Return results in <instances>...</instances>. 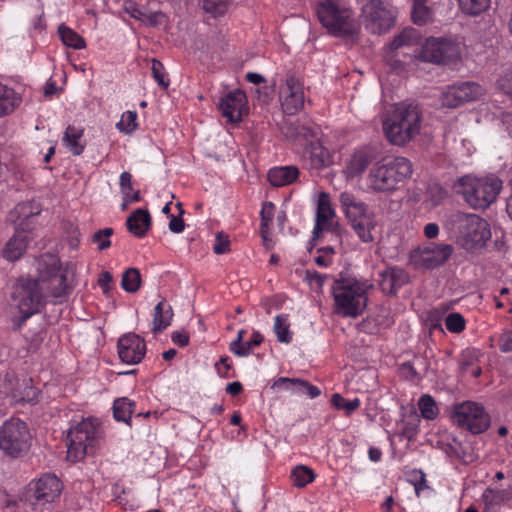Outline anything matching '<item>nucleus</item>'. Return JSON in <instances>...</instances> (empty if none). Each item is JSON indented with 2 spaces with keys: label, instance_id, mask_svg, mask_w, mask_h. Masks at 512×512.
<instances>
[{
  "label": "nucleus",
  "instance_id": "nucleus-42",
  "mask_svg": "<svg viewBox=\"0 0 512 512\" xmlns=\"http://www.w3.org/2000/svg\"><path fill=\"white\" fill-rule=\"evenodd\" d=\"M440 103L441 106L446 108H456L463 103L461 100V96H459V93L455 87V85L447 86L442 93L440 94Z\"/></svg>",
  "mask_w": 512,
  "mask_h": 512
},
{
  "label": "nucleus",
  "instance_id": "nucleus-6",
  "mask_svg": "<svg viewBox=\"0 0 512 512\" xmlns=\"http://www.w3.org/2000/svg\"><path fill=\"white\" fill-rule=\"evenodd\" d=\"M457 226L459 240L467 251L483 248L491 238L488 222L476 214L456 212L451 216Z\"/></svg>",
  "mask_w": 512,
  "mask_h": 512
},
{
  "label": "nucleus",
  "instance_id": "nucleus-39",
  "mask_svg": "<svg viewBox=\"0 0 512 512\" xmlns=\"http://www.w3.org/2000/svg\"><path fill=\"white\" fill-rule=\"evenodd\" d=\"M446 191L439 184H430L426 190L424 202L431 208L440 205L446 198Z\"/></svg>",
  "mask_w": 512,
  "mask_h": 512
},
{
  "label": "nucleus",
  "instance_id": "nucleus-58",
  "mask_svg": "<svg viewBox=\"0 0 512 512\" xmlns=\"http://www.w3.org/2000/svg\"><path fill=\"white\" fill-rule=\"evenodd\" d=\"M500 349L503 352L512 351V329L505 331L500 337Z\"/></svg>",
  "mask_w": 512,
  "mask_h": 512
},
{
  "label": "nucleus",
  "instance_id": "nucleus-60",
  "mask_svg": "<svg viewBox=\"0 0 512 512\" xmlns=\"http://www.w3.org/2000/svg\"><path fill=\"white\" fill-rule=\"evenodd\" d=\"M174 344L185 347L189 343V335L186 332L174 331L171 335Z\"/></svg>",
  "mask_w": 512,
  "mask_h": 512
},
{
  "label": "nucleus",
  "instance_id": "nucleus-43",
  "mask_svg": "<svg viewBox=\"0 0 512 512\" xmlns=\"http://www.w3.org/2000/svg\"><path fill=\"white\" fill-rule=\"evenodd\" d=\"M331 404L339 410H344L346 414H351L356 409H358L361 405V401L359 398H354L352 400H347L343 396L338 393H335L331 397Z\"/></svg>",
  "mask_w": 512,
  "mask_h": 512
},
{
  "label": "nucleus",
  "instance_id": "nucleus-29",
  "mask_svg": "<svg viewBox=\"0 0 512 512\" xmlns=\"http://www.w3.org/2000/svg\"><path fill=\"white\" fill-rule=\"evenodd\" d=\"M272 388L289 391L293 395L304 396L307 381L299 378L279 377L273 382Z\"/></svg>",
  "mask_w": 512,
  "mask_h": 512
},
{
  "label": "nucleus",
  "instance_id": "nucleus-7",
  "mask_svg": "<svg viewBox=\"0 0 512 512\" xmlns=\"http://www.w3.org/2000/svg\"><path fill=\"white\" fill-rule=\"evenodd\" d=\"M47 290L39 284V281L32 277L21 276L13 286L11 297L21 313V321L17 328L21 326L32 315L40 312L45 304V295Z\"/></svg>",
  "mask_w": 512,
  "mask_h": 512
},
{
  "label": "nucleus",
  "instance_id": "nucleus-24",
  "mask_svg": "<svg viewBox=\"0 0 512 512\" xmlns=\"http://www.w3.org/2000/svg\"><path fill=\"white\" fill-rule=\"evenodd\" d=\"M299 176L296 166H280L268 171V181L274 187H282L292 184Z\"/></svg>",
  "mask_w": 512,
  "mask_h": 512
},
{
  "label": "nucleus",
  "instance_id": "nucleus-20",
  "mask_svg": "<svg viewBox=\"0 0 512 512\" xmlns=\"http://www.w3.org/2000/svg\"><path fill=\"white\" fill-rule=\"evenodd\" d=\"M454 249L450 244H433L420 253V263L424 268L434 269L442 266L452 255Z\"/></svg>",
  "mask_w": 512,
  "mask_h": 512
},
{
  "label": "nucleus",
  "instance_id": "nucleus-26",
  "mask_svg": "<svg viewBox=\"0 0 512 512\" xmlns=\"http://www.w3.org/2000/svg\"><path fill=\"white\" fill-rule=\"evenodd\" d=\"M508 499L509 492L505 489L487 488L481 496V500L485 506V512H495Z\"/></svg>",
  "mask_w": 512,
  "mask_h": 512
},
{
  "label": "nucleus",
  "instance_id": "nucleus-34",
  "mask_svg": "<svg viewBox=\"0 0 512 512\" xmlns=\"http://www.w3.org/2000/svg\"><path fill=\"white\" fill-rule=\"evenodd\" d=\"M58 33L64 45L74 49H83L86 47L84 38L64 24L58 27Z\"/></svg>",
  "mask_w": 512,
  "mask_h": 512
},
{
  "label": "nucleus",
  "instance_id": "nucleus-3",
  "mask_svg": "<svg viewBox=\"0 0 512 512\" xmlns=\"http://www.w3.org/2000/svg\"><path fill=\"white\" fill-rule=\"evenodd\" d=\"M413 166L409 159L396 156L377 161L367 176L368 188L376 193L396 191L412 176Z\"/></svg>",
  "mask_w": 512,
  "mask_h": 512
},
{
  "label": "nucleus",
  "instance_id": "nucleus-63",
  "mask_svg": "<svg viewBox=\"0 0 512 512\" xmlns=\"http://www.w3.org/2000/svg\"><path fill=\"white\" fill-rule=\"evenodd\" d=\"M112 281V275L108 271H104L101 273L98 284L103 289V291L106 293L109 291V283Z\"/></svg>",
  "mask_w": 512,
  "mask_h": 512
},
{
  "label": "nucleus",
  "instance_id": "nucleus-48",
  "mask_svg": "<svg viewBox=\"0 0 512 512\" xmlns=\"http://www.w3.org/2000/svg\"><path fill=\"white\" fill-rule=\"evenodd\" d=\"M230 0H204L203 8L207 13L217 17L223 15L229 8Z\"/></svg>",
  "mask_w": 512,
  "mask_h": 512
},
{
  "label": "nucleus",
  "instance_id": "nucleus-5",
  "mask_svg": "<svg viewBox=\"0 0 512 512\" xmlns=\"http://www.w3.org/2000/svg\"><path fill=\"white\" fill-rule=\"evenodd\" d=\"M501 188L502 181L493 174L465 175L455 184L457 193L462 195L465 202L473 209L488 208L496 200Z\"/></svg>",
  "mask_w": 512,
  "mask_h": 512
},
{
  "label": "nucleus",
  "instance_id": "nucleus-62",
  "mask_svg": "<svg viewBox=\"0 0 512 512\" xmlns=\"http://www.w3.org/2000/svg\"><path fill=\"white\" fill-rule=\"evenodd\" d=\"M423 232L428 239H434L439 234V226L433 222L428 223L424 226Z\"/></svg>",
  "mask_w": 512,
  "mask_h": 512
},
{
  "label": "nucleus",
  "instance_id": "nucleus-46",
  "mask_svg": "<svg viewBox=\"0 0 512 512\" xmlns=\"http://www.w3.org/2000/svg\"><path fill=\"white\" fill-rule=\"evenodd\" d=\"M446 329L454 334L461 333L466 327V321L462 314L458 312L449 313L445 317Z\"/></svg>",
  "mask_w": 512,
  "mask_h": 512
},
{
  "label": "nucleus",
  "instance_id": "nucleus-49",
  "mask_svg": "<svg viewBox=\"0 0 512 512\" xmlns=\"http://www.w3.org/2000/svg\"><path fill=\"white\" fill-rule=\"evenodd\" d=\"M151 72L153 78L161 88L167 89L169 87V79L167 78V73L160 61L155 59L152 60Z\"/></svg>",
  "mask_w": 512,
  "mask_h": 512
},
{
  "label": "nucleus",
  "instance_id": "nucleus-11",
  "mask_svg": "<svg viewBox=\"0 0 512 512\" xmlns=\"http://www.w3.org/2000/svg\"><path fill=\"white\" fill-rule=\"evenodd\" d=\"M98 422L96 419L83 420L72 426L67 433V457L72 461L82 459L93 452L97 443Z\"/></svg>",
  "mask_w": 512,
  "mask_h": 512
},
{
  "label": "nucleus",
  "instance_id": "nucleus-31",
  "mask_svg": "<svg viewBox=\"0 0 512 512\" xmlns=\"http://www.w3.org/2000/svg\"><path fill=\"white\" fill-rule=\"evenodd\" d=\"M83 137V129L69 125L63 136L64 145L73 153V155H80L84 150V145L80 143Z\"/></svg>",
  "mask_w": 512,
  "mask_h": 512
},
{
  "label": "nucleus",
  "instance_id": "nucleus-44",
  "mask_svg": "<svg viewBox=\"0 0 512 512\" xmlns=\"http://www.w3.org/2000/svg\"><path fill=\"white\" fill-rule=\"evenodd\" d=\"M418 406L423 418L433 420L437 417L439 409L430 395H423L419 399Z\"/></svg>",
  "mask_w": 512,
  "mask_h": 512
},
{
  "label": "nucleus",
  "instance_id": "nucleus-33",
  "mask_svg": "<svg viewBox=\"0 0 512 512\" xmlns=\"http://www.w3.org/2000/svg\"><path fill=\"white\" fill-rule=\"evenodd\" d=\"M273 328L279 342L289 344L292 341V332L290 331L289 317L287 314L277 315L274 319Z\"/></svg>",
  "mask_w": 512,
  "mask_h": 512
},
{
  "label": "nucleus",
  "instance_id": "nucleus-41",
  "mask_svg": "<svg viewBox=\"0 0 512 512\" xmlns=\"http://www.w3.org/2000/svg\"><path fill=\"white\" fill-rule=\"evenodd\" d=\"M291 478L296 487L302 488L314 480L315 474L306 466H297L292 470Z\"/></svg>",
  "mask_w": 512,
  "mask_h": 512
},
{
  "label": "nucleus",
  "instance_id": "nucleus-16",
  "mask_svg": "<svg viewBox=\"0 0 512 512\" xmlns=\"http://www.w3.org/2000/svg\"><path fill=\"white\" fill-rule=\"evenodd\" d=\"M279 98L282 109L287 114L293 115L304 106L303 84L299 78L288 73L284 82L279 87Z\"/></svg>",
  "mask_w": 512,
  "mask_h": 512
},
{
  "label": "nucleus",
  "instance_id": "nucleus-59",
  "mask_svg": "<svg viewBox=\"0 0 512 512\" xmlns=\"http://www.w3.org/2000/svg\"><path fill=\"white\" fill-rule=\"evenodd\" d=\"M145 25L156 27L162 25L165 22V15L162 12H151L147 16Z\"/></svg>",
  "mask_w": 512,
  "mask_h": 512
},
{
  "label": "nucleus",
  "instance_id": "nucleus-27",
  "mask_svg": "<svg viewBox=\"0 0 512 512\" xmlns=\"http://www.w3.org/2000/svg\"><path fill=\"white\" fill-rule=\"evenodd\" d=\"M29 237L15 234L5 245L2 255L9 261L18 260L26 250Z\"/></svg>",
  "mask_w": 512,
  "mask_h": 512
},
{
  "label": "nucleus",
  "instance_id": "nucleus-57",
  "mask_svg": "<svg viewBox=\"0 0 512 512\" xmlns=\"http://www.w3.org/2000/svg\"><path fill=\"white\" fill-rule=\"evenodd\" d=\"M142 286L140 271L130 267V293L137 292Z\"/></svg>",
  "mask_w": 512,
  "mask_h": 512
},
{
  "label": "nucleus",
  "instance_id": "nucleus-32",
  "mask_svg": "<svg viewBox=\"0 0 512 512\" xmlns=\"http://www.w3.org/2000/svg\"><path fill=\"white\" fill-rule=\"evenodd\" d=\"M463 103L475 101L484 94V88L475 82H460L454 84Z\"/></svg>",
  "mask_w": 512,
  "mask_h": 512
},
{
  "label": "nucleus",
  "instance_id": "nucleus-25",
  "mask_svg": "<svg viewBox=\"0 0 512 512\" xmlns=\"http://www.w3.org/2000/svg\"><path fill=\"white\" fill-rule=\"evenodd\" d=\"M173 317L171 306L166 301H160L154 308L153 327L154 332H162L170 324Z\"/></svg>",
  "mask_w": 512,
  "mask_h": 512
},
{
  "label": "nucleus",
  "instance_id": "nucleus-52",
  "mask_svg": "<svg viewBox=\"0 0 512 512\" xmlns=\"http://www.w3.org/2000/svg\"><path fill=\"white\" fill-rule=\"evenodd\" d=\"M36 226V218H16L15 219V234L27 235L32 232Z\"/></svg>",
  "mask_w": 512,
  "mask_h": 512
},
{
  "label": "nucleus",
  "instance_id": "nucleus-54",
  "mask_svg": "<svg viewBox=\"0 0 512 512\" xmlns=\"http://www.w3.org/2000/svg\"><path fill=\"white\" fill-rule=\"evenodd\" d=\"M230 242L222 233H218L215 239L213 250L216 254H224L229 250Z\"/></svg>",
  "mask_w": 512,
  "mask_h": 512
},
{
  "label": "nucleus",
  "instance_id": "nucleus-56",
  "mask_svg": "<svg viewBox=\"0 0 512 512\" xmlns=\"http://www.w3.org/2000/svg\"><path fill=\"white\" fill-rule=\"evenodd\" d=\"M118 356L123 363H128V334H123L118 340Z\"/></svg>",
  "mask_w": 512,
  "mask_h": 512
},
{
  "label": "nucleus",
  "instance_id": "nucleus-19",
  "mask_svg": "<svg viewBox=\"0 0 512 512\" xmlns=\"http://www.w3.org/2000/svg\"><path fill=\"white\" fill-rule=\"evenodd\" d=\"M282 133L292 141L311 144V142L318 140L319 129L309 122L298 120L294 123H285L282 127Z\"/></svg>",
  "mask_w": 512,
  "mask_h": 512
},
{
  "label": "nucleus",
  "instance_id": "nucleus-14",
  "mask_svg": "<svg viewBox=\"0 0 512 512\" xmlns=\"http://www.w3.org/2000/svg\"><path fill=\"white\" fill-rule=\"evenodd\" d=\"M460 47L451 40L428 38L421 46L418 58L425 62L449 64L460 58Z\"/></svg>",
  "mask_w": 512,
  "mask_h": 512
},
{
  "label": "nucleus",
  "instance_id": "nucleus-22",
  "mask_svg": "<svg viewBox=\"0 0 512 512\" xmlns=\"http://www.w3.org/2000/svg\"><path fill=\"white\" fill-rule=\"evenodd\" d=\"M334 217L335 211L331 207L330 198L328 194L322 193L319 196L317 204V213L313 228L314 237H318L323 231L331 229Z\"/></svg>",
  "mask_w": 512,
  "mask_h": 512
},
{
  "label": "nucleus",
  "instance_id": "nucleus-1",
  "mask_svg": "<svg viewBox=\"0 0 512 512\" xmlns=\"http://www.w3.org/2000/svg\"><path fill=\"white\" fill-rule=\"evenodd\" d=\"M372 287L367 280L341 275L332 286L334 312L343 317L357 318L367 306V293Z\"/></svg>",
  "mask_w": 512,
  "mask_h": 512
},
{
  "label": "nucleus",
  "instance_id": "nucleus-64",
  "mask_svg": "<svg viewBox=\"0 0 512 512\" xmlns=\"http://www.w3.org/2000/svg\"><path fill=\"white\" fill-rule=\"evenodd\" d=\"M416 433H417L416 426L405 425L402 428L400 435L403 438H406L407 440L412 441L414 439Z\"/></svg>",
  "mask_w": 512,
  "mask_h": 512
},
{
  "label": "nucleus",
  "instance_id": "nucleus-30",
  "mask_svg": "<svg viewBox=\"0 0 512 512\" xmlns=\"http://www.w3.org/2000/svg\"><path fill=\"white\" fill-rule=\"evenodd\" d=\"M309 157L311 165L316 169L326 167L331 163L329 151L318 140L309 144Z\"/></svg>",
  "mask_w": 512,
  "mask_h": 512
},
{
  "label": "nucleus",
  "instance_id": "nucleus-37",
  "mask_svg": "<svg viewBox=\"0 0 512 512\" xmlns=\"http://www.w3.org/2000/svg\"><path fill=\"white\" fill-rule=\"evenodd\" d=\"M41 212L40 204L36 201H27L19 203L11 215H16V218H36Z\"/></svg>",
  "mask_w": 512,
  "mask_h": 512
},
{
  "label": "nucleus",
  "instance_id": "nucleus-8",
  "mask_svg": "<svg viewBox=\"0 0 512 512\" xmlns=\"http://www.w3.org/2000/svg\"><path fill=\"white\" fill-rule=\"evenodd\" d=\"M339 202L360 240L364 243L372 242V231L376 227V221L374 214L368 211L367 205L347 191L339 195Z\"/></svg>",
  "mask_w": 512,
  "mask_h": 512
},
{
  "label": "nucleus",
  "instance_id": "nucleus-61",
  "mask_svg": "<svg viewBox=\"0 0 512 512\" xmlns=\"http://www.w3.org/2000/svg\"><path fill=\"white\" fill-rule=\"evenodd\" d=\"M169 229L173 233H181L184 230V221L180 217L172 216L169 222Z\"/></svg>",
  "mask_w": 512,
  "mask_h": 512
},
{
  "label": "nucleus",
  "instance_id": "nucleus-13",
  "mask_svg": "<svg viewBox=\"0 0 512 512\" xmlns=\"http://www.w3.org/2000/svg\"><path fill=\"white\" fill-rule=\"evenodd\" d=\"M396 9L383 0H370L362 8L365 28L373 34H382L395 24Z\"/></svg>",
  "mask_w": 512,
  "mask_h": 512
},
{
  "label": "nucleus",
  "instance_id": "nucleus-40",
  "mask_svg": "<svg viewBox=\"0 0 512 512\" xmlns=\"http://www.w3.org/2000/svg\"><path fill=\"white\" fill-rule=\"evenodd\" d=\"M146 353V344L138 335L130 334V365L138 364Z\"/></svg>",
  "mask_w": 512,
  "mask_h": 512
},
{
  "label": "nucleus",
  "instance_id": "nucleus-4",
  "mask_svg": "<svg viewBox=\"0 0 512 512\" xmlns=\"http://www.w3.org/2000/svg\"><path fill=\"white\" fill-rule=\"evenodd\" d=\"M316 14L321 25L335 37L355 41L360 33V24L353 11L341 0H319Z\"/></svg>",
  "mask_w": 512,
  "mask_h": 512
},
{
  "label": "nucleus",
  "instance_id": "nucleus-35",
  "mask_svg": "<svg viewBox=\"0 0 512 512\" xmlns=\"http://www.w3.org/2000/svg\"><path fill=\"white\" fill-rule=\"evenodd\" d=\"M16 100L14 90L0 83V117L15 109Z\"/></svg>",
  "mask_w": 512,
  "mask_h": 512
},
{
  "label": "nucleus",
  "instance_id": "nucleus-47",
  "mask_svg": "<svg viewBox=\"0 0 512 512\" xmlns=\"http://www.w3.org/2000/svg\"><path fill=\"white\" fill-rule=\"evenodd\" d=\"M113 418L118 422L128 424V398L120 397L114 400Z\"/></svg>",
  "mask_w": 512,
  "mask_h": 512
},
{
  "label": "nucleus",
  "instance_id": "nucleus-36",
  "mask_svg": "<svg viewBox=\"0 0 512 512\" xmlns=\"http://www.w3.org/2000/svg\"><path fill=\"white\" fill-rule=\"evenodd\" d=\"M411 16L415 24L425 25L432 19V10L428 6V3L414 0Z\"/></svg>",
  "mask_w": 512,
  "mask_h": 512
},
{
  "label": "nucleus",
  "instance_id": "nucleus-53",
  "mask_svg": "<svg viewBox=\"0 0 512 512\" xmlns=\"http://www.w3.org/2000/svg\"><path fill=\"white\" fill-rule=\"evenodd\" d=\"M478 354L479 352L477 350H466L462 353L459 362L462 372H469V370L475 365Z\"/></svg>",
  "mask_w": 512,
  "mask_h": 512
},
{
  "label": "nucleus",
  "instance_id": "nucleus-10",
  "mask_svg": "<svg viewBox=\"0 0 512 512\" xmlns=\"http://www.w3.org/2000/svg\"><path fill=\"white\" fill-rule=\"evenodd\" d=\"M38 276L33 280L39 281L47 292L54 298H62L69 293L66 284V272L62 270L61 262L56 255L46 253L37 260Z\"/></svg>",
  "mask_w": 512,
  "mask_h": 512
},
{
  "label": "nucleus",
  "instance_id": "nucleus-50",
  "mask_svg": "<svg viewBox=\"0 0 512 512\" xmlns=\"http://www.w3.org/2000/svg\"><path fill=\"white\" fill-rule=\"evenodd\" d=\"M275 206L272 202H265L261 209V234L265 238L268 233L269 223L272 221L274 216Z\"/></svg>",
  "mask_w": 512,
  "mask_h": 512
},
{
  "label": "nucleus",
  "instance_id": "nucleus-15",
  "mask_svg": "<svg viewBox=\"0 0 512 512\" xmlns=\"http://www.w3.org/2000/svg\"><path fill=\"white\" fill-rule=\"evenodd\" d=\"M382 158V148L379 144L371 143L356 148L350 155L345 173L349 178L362 175L370 164Z\"/></svg>",
  "mask_w": 512,
  "mask_h": 512
},
{
  "label": "nucleus",
  "instance_id": "nucleus-18",
  "mask_svg": "<svg viewBox=\"0 0 512 512\" xmlns=\"http://www.w3.org/2000/svg\"><path fill=\"white\" fill-rule=\"evenodd\" d=\"M246 104L245 93L237 89L222 97L218 103V108L228 122L234 123L241 121L242 114L246 110Z\"/></svg>",
  "mask_w": 512,
  "mask_h": 512
},
{
  "label": "nucleus",
  "instance_id": "nucleus-51",
  "mask_svg": "<svg viewBox=\"0 0 512 512\" xmlns=\"http://www.w3.org/2000/svg\"><path fill=\"white\" fill-rule=\"evenodd\" d=\"M113 234L112 228H104L96 231L93 234L92 240L94 243L98 244V249L100 251L108 248L111 245L110 236Z\"/></svg>",
  "mask_w": 512,
  "mask_h": 512
},
{
  "label": "nucleus",
  "instance_id": "nucleus-2",
  "mask_svg": "<svg viewBox=\"0 0 512 512\" xmlns=\"http://www.w3.org/2000/svg\"><path fill=\"white\" fill-rule=\"evenodd\" d=\"M387 140L403 146L417 136L421 129V111L418 105L401 102L394 106L382 123Z\"/></svg>",
  "mask_w": 512,
  "mask_h": 512
},
{
  "label": "nucleus",
  "instance_id": "nucleus-45",
  "mask_svg": "<svg viewBox=\"0 0 512 512\" xmlns=\"http://www.w3.org/2000/svg\"><path fill=\"white\" fill-rule=\"evenodd\" d=\"M263 336L254 331L250 340L242 342L236 350H234V354L239 357H247L253 352V348L262 343Z\"/></svg>",
  "mask_w": 512,
  "mask_h": 512
},
{
  "label": "nucleus",
  "instance_id": "nucleus-23",
  "mask_svg": "<svg viewBox=\"0 0 512 512\" xmlns=\"http://www.w3.org/2000/svg\"><path fill=\"white\" fill-rule=\"evenodd\" d=\"M152 226V217L147 208H137L130 212V233L143 238Z\"/></svg>",
  "mask_w": 512,
  "mask_h": 512
},
{
  "label": "nucleus",
  "instance_id": "nucleus-17",
  "mask_svg": "<svg viewBox=\"0 0 512 512\" xmlns=\"http://www.w3.org/2000/svg\"><path fill=\"white\" fill-rule=\"evenodd\" d=\"M62 490L61 481L53 474H44L29 485V498L37 503H49L58 497Z\"/></svg>",
  "mask_w": 512,
  "mask_h": 512
},
{
  "label": "nucleus",
  "instance_id": "nucleus-55",
  "mask_svg": "<svg viewBox=\"0 0 512 512\" xmlns=\"http://www.w3.org/2000/svg\"><path fill=\"white\" fill-rule=\"evenodd\" d=\"M497 84L500 90L512 97V72H507L501 76Z\"/></svg>",
  "mask_w": 512,
  "mask_h": 512
},
{
  "label": "nucleus",
  "instance_id": "nucleus-28",
  "mask_svg": "<svg viewBox=\"0 0 512 512\" xmlns=\"http://www.w3.org/2000/svg\"><path fill=\"white\" fill-rule=\"evenodd\" d=\"M420 33L418 30L407 27L397 34L389 43L390 50H398L403 47H410L418 44L420 40Z\"/></svg>",
  "mask_w": 512,
  "mask_h": 512
},
{
  "label": "nucleus",
  "instance_id": "nucleus-38",
  "mask_svg": "<svg viewBox=\"0 0 512 512\" xmlns=\"http://www.w3.org/2000/svg\"><path fill=\"white\" fill-rule=\"evenodd\" d=\"M491 0H458L459 7L463 13L476 16L486 11Z\"/></svg>",
  "mask_w": 512,
  "mask_h": 512
},
{
  "label": "nucleus",
  "instance_id": "nucleus-21",
  "mask_svg": "<svg viewBox=\"0 0 512 512\" xmlns=\"http://www.w3.org/2000/svg\"><path fill=\"white\" fill-rule=\"evenodd\" d=\"M408 281V274L399 267H387L379 272V286L385 294L395 295Z\"/></svg>",
  "mask_w": 512,
  "mask_h": 512
},
{
  "label": "nucleus",
  "instance_id": "nucleus-9",
  "mask_svg": "<svg viewBox=\"0 0 512 512\" xmlns=\"http://www.w3.org/2000/svg\"><path fill=\"white\" fill-rule=\"evenodd\" d=\"M31 438L27 424L19 418H11L0 427V450L11 458L22 457L31 447Z\"/></svg>",
  "mask_w": 512,
  "mask_h": 512
},
{
  "label": "nucleus",
  "instance_id": "nucleus-12",
  "mask_svg": "<svg viewBox=\"0 0 512 512\" xmlns=\"http://www.w3.org/2000/svg\"><path fill=\"white\" fill-rule=\"evenodd\" d=\"M452 420L472 434L483 433L490 426V416L483 405L473 401L456 404L453 408Z\"/></svg>",
  "mask_w": 512,
  "mask_h": 512
}]
</instances>
